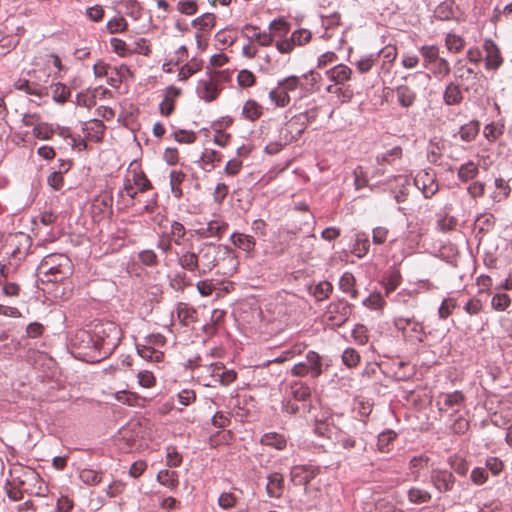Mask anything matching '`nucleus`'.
Wrapping results in <instances>:
<instances>
[{"label":"nucleus","instance_id":"nucleus-1","mask_svg":"<svg viewBox=\"0 0 512 512\" xmlns=\"http://www.w3.org/2000/svg\"><path fill=\"white\" fill-rule=\"evenodd\" d=\"M367 422L354 419L345 429H339L336 442L344 450L361 455L367 451Z\"/></svg>","mask_w":512,"mask_h":512},{"label":"nucleus","instance_id":"nucleus-2","mask_svg":"<svg viewBox=\"0 0 512 512\" xmlns=\"http://www.w3.org/2000/svg\"><path fill=\"white\" fill-rule=\"evenodd\" d=\"M70 345L74 356L82 361L96 363L105 359L98 349L92 330H77L70 339Z\"/></svg>","mask_w":512,"mask_h":512},{"label":"nucleus","instance_id":"nucleus-3","mask_svg":"<svg viewBox=\"0 0 512 512\" xmlns=\"http://www.w3.org/2000/svg\"><path fill=\"white\" fill-rule=\"evenodd\" d=\"M91 330L99 351L106 359L114 352L121 341V328L112 321H100L95 323Z\"/></svg>","mask_w":512,"mask_h":512},{"label":"nucleus","instance_id":"nucleus-4","mask_svg":"<svg viewBox=\"0 0 512 512\" xmlns=\"http://www.w3.org/2000/svg\"><path fill=\"white\" fill-rule=\"evenodd\" d=\"M196 253L199 263V277L207 275L217 266L221 254L224 256L223 259L227 257L230 261L235 260L230 247L212 242L201 243Z\"/></svg>","mask_w":512,"mask_h":512},{"label":"nucleus","instance_id":"nucleus-5","mask_svg":"<svg viewBox=\"0 0 512 512\" xmlns=\"http://www.w3.org/2000/svg\"><path fill=\"white\" fill-rule=\"evenodd\" d=\"M39 270L47 278L46 281L58 283L72 274V263L63 254H52L41 261Z\"/></svg>","mask_w":512,"mask_h":512},{"label":"nucleus","instance_id":"nucleus-6","mask_svg":"<svg viewBox=\"0 0 512 512\" xmlns=\"http://www.w3.org/2000/svg\"><path fill=\"white\" fill-rule=\"evenodd\" d=\"M50 73L46 69H33L28 72V78H19L15 83V89L39 98L48 96V83Z\"/></svg>","mask_w":512,"mask_h":512},{"label":"nucleus","instance_id":"nucleus-7","mask_svg":"<svg viewBox=\"0 0 512 512\" xmlns=\"http://www.w3.org/2000/svg\"><path fill=\"white\" fill-rule=\"evenodd\" d=\"M290 373L296 377L317 379L323 373V359L314 350H309L303 360L295 363Z\"/></svg>","mask_w":512,"mask_h":512},{"label":"nucleus","instance_id":"nucleus-8","mask_svg":"<svg viewBox=\"0 0 512 512\" xmlns=\"http://www.w3.org/2000/svg\"><path fill=\"white\" fill-rule=\"evenodd\" d=\"M318 116V108L312 107L305 112H302L298 115H295L291 118V120L286 124L285 131L287 134H290V137L285 135L286 141H296L298 140L302 133L304 132L306 125L312 121H314Z\"/></svg>","mask_w":512,"mask_h":512},{"label":"nucleus","instance_id":"nucleus-9","mask_svg":"<svg viewBox=\"0 0 512 512\" xmlns=\"http://www.w3.org/2000/svg\"><path fill=\"white\" fill-rule=\"evenodd\" d=\"M218 72H212L209 68L207 70L205 78L198 81L196 92L199 98L206 102L215 100L220 92V88L217 83Z\"/></svg>","mask_w":512,"mask_h":512},{"label":"nucleus","instance_id":"nucleus-10","mask_svg":"<svg viewBox=\"0 0 512 512\" xmlns=\"http://www.w3.org/2000/svg\"><path fill=\"white\" fill-rule=\"evenodd\" d=\"M429 479L433 488L440 494L451 492L456 483L454 474L447 469L441 468L431 469Z\"/></svg>","mask_w":512,"mask_h":512},{"label":"nucleus","instance_id":"nucleus-11","mask_svg":"<svg viewBox=\"0 0 512 512\" xmlns=\"http://www.w3.org/2000/svg\"><path fill=\"white\" fill-rule=\"evenodd\" d=\"M352 313V305L344 299H338L327 306L326 315L333 326H342Z\"/></svg>","mask_w":512,"mask_h":512},{"label":"nucleus","instance_id":"nucleus-12","mask_svg":"<svg viewBox=\"0 0 512 512\" xmlns=\"http://www.w3.org/2000/svg\"><path fill=\"white\" fill-rule=\"evenodd\" d=\"M414 185L422 192L425 199L434 196L439 186L436 180V173L432 169L419 171L413 179Z\"/></svg>","mask_w":512,"mask_h":512},{"label":"nucleus","instance_id":"nucleus-13","mask_svg":"<svg viewBox=\"0 0 512 512\" xmlns=\"http://www.w3.org/2000/svg\"><path fill=\"white\" fill-rule=\"evenodd\" d=\"M312 34L307 29H298L292 32L289 38L276 41L275 46L282 54L290 53L296 46H302L311 40Z\"/></svg>","mask_w":512,"mask_h":512},{"label":"nucleus","instance_id":"nucleus-14","mask_svg":"<svg viewBox=\"0 0 512 512\" xmlns=\"http://www.w3.org/2000/svg\"><path fill=\"white\" fill-rule=\"evenodd\" d=\"M454 76L460 81V86L465 92L474 91L478 93L477 73L460 61L455 66Z\"/></svg>","mask_w":512,"mask_h":512},{"label":"nucleus","instance_id":"nucleus-15","mask_svg":"<svg viewBox=\"0 0 512 512\" xmlns=\"http://www.w3.org/2000/svg\"><path fill=\"white\" fill-rule=\"evenodd\" d=\"M464 401V394L461 391L455 390L450 393L441 394L437 400V406L441 412H447L450 409L457 412Z\"/></svg>","mask_w":512,"mask_h":512},{"label":"nucleus","instance_id":"nucleus-16","mask_svg":"<svg viewBox=\"0 0 512 512\" xmlns=\"http://www.w3.org/2000/svg\"><path fill=\"white\" fill-rule=\"evenodd\" d=\"M228 229V223L224 220L214 219L209 221L205 226L195 229V234L199 238H220Z\"/></svg>","mask_w":512,"mask_h":512},{"label":"nucleus","instance_id":"nucleus-17","mask_svg":"<svg viewBox=\"0 0 512 512\" xmlns=\"http://www.w3.org/2000/svg\"><path fill=\"white\" fill-rule=\"evenodd\" d=\"M286 395L294 401L300 402V404L304 402L312 403L311 389L309 385L303 381L296 380L290 382Z\"/></svg>","mask_w":512,"mask_h":512},{"label":"nucleus","instance_id":"nucleus-18","mask_svg":"<svg viewBox=\"0 0 512 512\" xmlns=\"http://www.w3.org/2000/svg\"><path fill=\"white\" fill-rule=\"evenodd\" d=\"M297 401H294L289 396H285L282 401V411L289 415H300L306 417L307 415L312 414L313 410L316 409L313 403H302L297 404Z\"/></svg>","mask_w":512,"mask_h":512},{"label":"nucleus","instance_id":"nucleus-19","mask_svg":"<svg viewBox=\"0 0 512 512\" xmlns=\"http://www.w3.org/2000/svg\"><path fill=\"white\" fill-rule=\"evenodd\" d=\"M484 50L486 52L485 57V67L488 70L498 69L502 63L503 59L500 54V50L498 46L491 39H487L484 42Z\"/></svg>","mask_w":512,"mask_h":512},{"label":"nucleus","instance_id":"nucleus-20","mask_svg":"<svg viewBox=\"0 0 512 512\" xmlns=\"http://www.w3.org/2000/svg\"><path fill=\"white\" fill-rule=\"evenodd\" d=\"M285 490V480L281 473L272 472L267 475L266 493L270 498L279 499Z\"/></svg>","mask_w":512,"mask_h":512},{"label":"nucleus","instance_id":"nucleus-21","mask_svg":"<svg viewBox=\"0 0 512 512\" xmlns=\"http://www.w3.org/2000/svg\"><path fill=\"white\" fill-rule=\"evenodd\" d=\"M463 89L457 82H449L443 91V102L447 106L460 105L464 99Z\"/></svg>","mask_w":512,"mask_h":512},{"label":"nucleus","instance_id":"nucleus-22","mask_svg":"<svg viewBox=\"0 0 512 512\" xmlns=\"http://www.w3.org/2000/svg\"><path fill=\"white\" fill-rule=\"evenodd\" d=\"M325 74L336 85H344L351 78L352 70L345 64H337L328 69Z\"/></svg>","mask_w":512,"mask_h":512},{"label":"nucleus","instance_id":"nucleus-23","mask_svg":"<svg viewBox=\"0 0 512 512\" xmlns=\"http://www.w3.org/2000/svg\"><path fill=\"white\" fill-rule=\"evenodd\" d=\"M178 265L185 271L193 273L199 277V263L197 253L194 251H184L178 255Z\"/></svg>","mask_w":512,"mask_h":512},{"label":"nucleus","instance_id":"nucleus-24","mask_svg":"<svg viewBox=\"0 0 512 512\" xmlns=\"http://www.w3.org/2000/svg\"><path fill=\"white\" fill-rule=\"evenodd\" d=\"M301 78H303L304 81H302L301 94L298 98H303L319 89L318 84L321 80V75L318 72L310 70L308 73L303 74Z\"/></svg>","mask_w":512,"mask_h":512},{"label":"nucleus","instance_id":"nucleus-25","mask_svg":"<svg viewBox=\"0 0 512 512\" xmlns=\"http://www.w3.org/2000/svg\"><path fill=\"white\" fill-rule=\"evenodd\" d=\"M260 444L281 451L287 446V438L278 432H267L261 436Z\"/></svg>","mask_w":512,"mask_h":512},{"label":"nucleus","instance_id":"nucleus-26","mask_svg":"<svg viewBox=\"0 0 512 512\" xmlns=\"http://www.w3.org/2000/svg\"><path fill=\"white\" fill-rule=\"evenodd\" d=\"M397 102L402 108H409L416 101V92L407 85H399L395 88Z\"/></svg>","mask_w":512,"mask_h":512},{"label":"nucleus","instance_id":"nucleus-27","mask_svg":"<svg viewBox=\"0 0 512 512\" xmlns=\"http://www.w3.org/2000/svg\"><path fill=\"white\" fill-rule=\"evenodd\" d=\"M333 291V285L329 281H320L308 286V292L316 301L328 299Z\"/></svg>","mask_w":512,"mask_h":512},{"label":"nucleus","instance_id":"nucleus-28","mask_svg":"<svg viewBox=\"0 0 512 512\" xmlns=\"http://www.w3.org/2000/svg\"><path fill=\"white\" fill-rule=\"evenodd\" d=\"M430 462V458L425 454H420L414 456L410 459L408 464V469L411 475V478L414 481H418L420 478V472L423 469L428 468Z\"/></svg>","mask_w":512,"mask_h":512},{"label":"nucleus","instance_id":"nucleus-29","mask_svg":"<svg viewBox=\"0 0 512 512\" xmlns=\"http://www.w3.org/2000/svg\"><path fill=\"white\" fill-rule=\"evenodd\" d=\"M221 159L222 154L218 151L205 149L199 159V165L204 171L210 172L221 161Z\"/></svg>","mask_w":512,"mask_h":512},{"label":"nucleus","instance_id":"nucleus-30","mask_svg":"<svg viewBox=\"0 0 512 512\" xmlns=\"http://www.w3.org/2000/svg\"><path fill=\"white\" fill-rule=\"evenodd\" d=\"M434 17L440 21H450L455 18V3L453 0H445L438 4L434 10Z\"/></svg>","mask_w":512,"mask_h":512},{"label":"nucleus","instance_id":"nucleus-31","mask_svg":"<svg viewBox=\"0 0 512 512\" xmlns=\"http://www.w3.org/2000/svg\"><path fill=\"white\" fill-rule=\"evenodd\" d=\"M397 438V433L392 429H386L377 436V449L381 453H389L393 449V442Z\"/></svg>","mask_w":512,"mask_h":512},{"label":"nucleus","instance_id":"nucleus-32","mask_svg":"<svg viewBox=\"0 0 512 512\" xmlns=\"http://www.w3.org/2000/svg\"><path fill=\"white\" fill-rule=\"evenodd\" d=\"M480 131V122L478 120H471L463 124L458 131L460 139L466 143L474 141Z\"/></svg>","mask_w":512,"mask_h":512},{"label":"nucleus","instance_id":"nucleus-33","mask_svg":"<svg viewBox=\"0 0 512 512\" xmlns=\"http://www.w3.org/2000/svg\"><path fill=\"white\" fill-rule=\"evenodd\" d=\"M230 240L233 245L248 253L253 251L256 245V240L253 236L239 232H234L230 236Z\"/></svg>","mask_w":512,"mask_h":512},{"label":"nucleus","instance_id":"nucleus-34","mask_svg":"<svg viewBox=\"0 0 512 512\" xmlns=\"http://www.w3.org/2000/svg\"><path fill=\"white\" fill-rule=\"evenodd\" d=\"M176 314L180 323L183 324L184 326H187L190 323L195 322L197 319L196 310L193 307L189 306L187 303L183 302H179L177 304Z\"/></svg>","mask_w":512,"mask_h":512},{"label":"nucleus","instance_id":"nucleus-35","mask_svg":"<svg viewBox=\"0 0 512 512\" xmlns=\"http://www.w3.org/2000/svg\"><path fill=\"white\" fill-rule=\"evenodd\" d=\"M370 248V240L365 232H359L355 235L354 244L352 246V253L357 258H363L367 255Z\"/></svg>","mask_w":512,"mask_h":512},{"label":"nucleus","instance_id":"nucleus-36","mask_svg":"<svg viewBox=\"0 0 512 512\" xmlns=\"http://www.w3.org/2000/svg\"><path fill=\"white\" fill-rule=\"evenodd\" d=\"M157 481L167 487L170 491H175L179 485L178 472L164 469L160 470L156 477Z\"/></svg>","mask_w":512,"mask_h":512},{"label":"nucleus","instance_id":"nucleus-37","mask_svg":"<svg viewBox=\"0 0 512 512\" xmlns=\"http://www.w3.org/2000/svg\"><path fill=\"white\" fill-rule=\"evenodd\" d=\"M407 498L410 503L421 505L430 502L432 495L424 488L412 486L407 490Z\"/></svg>","mask_w":512,"mask_h":512},{"label":"nucleus","instance_id":"nucleus-38","mask_svg":"<svg viewBox=\"0 0 512 512\" xmlns=\"http://www.w3.org/2000/svg\"><path fill=\"white\" fill-rule=\"evenodd\" d=\"M403 150L400 146H394L382 153L376 155V163L380 166L388 164L392 165L396 160L401 159Z\"/></svg>","mask_w":512,"mask_h":512},{"label":"nucleus","instance_id":"nucleus-39","mask_svg":"<svg viewBox=\"0 0 512 512\" xmlns=\"http://www.w3.org/2000/svg\"><path fill=\"white\" fill-rule=\"evenodd\" d=\"M356 279L351 272H344L339 279V288L343 293L348 294L352 299H356L358 291L355 288Z\"/></svg>","mask_w":512,"mask_h":512},{"label":"nucleus","instance_id":"nucleus-40","mask_svg":"<svg viewBox=\"0 0 512 512\" xmlns=\"http://www.w3.org/2000/svg\"><path fill=\"white\" fill-rule=\"evenodd\" d=\"M291 481L295 485H307L314 477L306 466H294L290 472Z\"/></svg>","mask_w":512,"mask_h":512},{"label":"nucleus","instance_id":"nucleus-41","mask_svg":"<svg viewBox=\"0 0 512 512\" xmlns=\"http://www.w3.org/2000/svg\"><path fill=\"white\" fill-rule=\"evenodd\" d=\"M479 173L478 165L469 160L458 168L457 177L461 182H468L473 180Z\"/></svg>","mask_w":512,"mask_h":512},{"label":"nucleus","instance_id":"nucleus-42","mask_svg":"<svg viewBox=\"0 0 512 512\" xmlns=\"http://www.w3.org/2000/svg\"><path fill=\"white\" fill-rule=\"evenodd\" d=\"M314 418L315 428L314 431L321 437H325L329 433V426L333 423V419L327 413H323L322 416L310 414Z\"/></svg>","mask_w":512,"mask_h":512},{"label":"nucleus","instance_id":"nucleus-43","mask_svg":"<svg viewBox=\"0 0 512 512\" xmlns=\"http://www.w3.org/2000/svg\"><path fill=\"white\" fill-rule=\"evenodd\" d=\"M103 473L92 468L79 470V479L88 486H96L102 481Z\"/></svg>","mask_w":512,"mask_h":512},{"label":"nucleus","instance_id":"nucleus-44","mask_svg":"<svg viewBox=\"0 0 512 512\" xmlns=\"http://www.w3.org/2000/svg\"><path fill=\"white\" fill-rule=\"evenodd\" d=\"M504 130L505 125L503 122H491L485 125L483 135L489 142H494L503 135Z\"/></svg>","mask_w":512,"mask_h":512},{"label":"nucleus","instance_id":"nucleus-45","mask_svg":"<svg viewBox=\"0 0 512 512\" xmlns=\"http://www.w3.org/2000/svg\"><path fill=\"white\" fill-rule=\"evenodd\" d=\"M51 88L52 99L58 104H64L71 96L70 88L61 82L53 83Z\"/></svg>","mask_w":512,"mask_h":512},{"label":"nucleus","instance_id":"nucleus-46","mask_svg":"<svg viewBox=\"0 0 512 512\" xmlns=\"http://www.w3.org/2000/svg\"><path fill=\"white\" fill-rule=\"evenodd\" d=\"M278 86L285 91L286 95H290V93L296 90L301 91L302 78L295 75H291L282 80H279ZM300 94L301 92H299V95Z\"/></svg>","mask_w":512,"mask_h":512},{"label":"nucleus","instance_id":"nucleus-47","mask_svg":"<svg viewBox=\"0 0 512 512\" xmlns=\"http://www.w3.org/2000/svg\"><path fill=\"white\" fill-rule=\"evenodd\" d=\"M495 217L493 214L484 213L480 214L475 221V227L478 233L486 234L494 228Z\"/></svg>","mask_w":512,"mask_h":512},{"label":"nucleus","instance_id":"nucleus-48","mask_svg":"<svg viewBox=\"0 0 512 512\" xmlns=\"http://www.w3.org/2000/svg\"><path fill=\"white\" fill-rule=\"evenodd\" d=\"M169 178L172 195L177 199L181 198L183 195L181 184L185 179V174L182 171L172 170Z\"/></svg>","mask_w":512,"mask_h":512},{"label":"nucleus","instance_id":"nucleus-49","mask_svg":"<svg viewBox=\"0 0 512 512\" xmlns=\"http://www.w3.org/2000/svg\"><path fill=\"white\" fill-rule=\"evenodd\" d=\"M269 30L273 37L283 38L286 37L290 31V23L284 18L275 19L270 22Z\"/></svg>","mask_w":512,"mask_h":512},{"label":"nucleus","instance_id":"nucleus-50","mask_svg":"<svg viewBox=\"0 0 512 512\" xmlns=\"http://www.w3.org/2000/svg\"><path fill=\"white\" fill-rule=\"evenodd\" d=\"M202 61L197 58H192L188 63L183 65L179 71V79L186 80L193 74L197 73L202 68Z\"/></svg>","mask_w":512,"mask_h":512},{"label":"nucleus","instance_id":"nucleus-51","mask_svg":"<svg viewBox=\"0 0 512 512\" xmlns=\"http://www.w3.org/2000/svg\"><path fill=\"white\" fill-rule=\"evenodd\" d=\"M243 116L250 120H257L262 114V107L254 100H247L242 110Z\"/></svg>","mask_w":512,"mask_h":512},{"label":"nucleus","instance_id":"nucleus-52","mask_svg":"<svg viewBox=\"0 0 512 512\" xmlns=\"http://www.w3.org/2000/svg\"><path fill=\"white\" fill-rule=\"evenodd\" d=\"M138 261L145 267H156L159 264V258L152 249H143L138 252Z\"/></svg>","mask_w":512,"mask_h":512},{"label":"nucleus","instance_id":"nucleus-53","mask_svg":"<svg viewBox=\"0 0 512 512\" xmlns=\"http://www.w3.org/2000/svg\"><path fill=\"white\" fill-rule=\"evenodd\" d=\"M404 337L413 339L418 343H422L426 337V333L424 331L422 323L414 318L409 327V330L407 331V336Z\"/></svg>","mask_w":512,"mask_h":512},{"label":"nucleus","instance_id":"nucleus-54","mask_svg":"<svg viewBox=\"0 0 512 512\" xmlns=\"http://www.w3.org/2000/svg\"><path fill=\"white\" fill-rule=\"evenodd\" d=\"M269 99L277 107H285L290 103L291 97L286 95L285 91L277 85L275 89L269 92Z\"/></svg>","mask_w":512,"mask_h":512},{"label":"nucleus","instance_id":"nucleus-55","mask_svg":"<svg viewBox=\"0 0 512 512\" xmlns=\"http://www.w3.org/2000/svg\"><path fill=\"white\" fill-rule=\"evenodd\" d=\"M94 207L100 212H111L113 205V195L110 192L101 193L94 201Z\"/></svg>","mask_w":512,"mask_h":512},{"label":"nucleus","instance_id":"nucleus-56","mask_svg":"<svg viewBox=\"0 0 512 512\" xmlns=\"http://www.w3.org/2000/svg\"><path fill=\"white\" fill-rule=\"evenodd\" d=\"M186 235V229L184 225L178 221H173L170 227L169 238L176 245H182L184 237Z\"/></svg>","mask_w":512,"mask_h":512},{"label":"nucleus","instance_id":"nucleus-57","mask_svg":"<svg viewBox=\"0 0 512 512\" xmlns=\"http://www.w3.org/2000/svg\"><path fill=\"white\" fill-rule=\"evenodd\" d=\"M420 53L424 58V67L428 68L430 64L436 63L439 57V49L438 47L431 46H422L420 48Z\"/></svg>","mask_w":512,"mask_h":512},{"label":"nucleus","instance_id":"nucleus-58","mask_svg":"<svg viewBox=\"0 0 512 512\" xmlns=\"http://www.w3.org/2000/svg\"><path fill=\"white\" fill-rule=\"evenodd\" d=\"M170 287L175 291H183L186 287L192 285L191 279L186 275L185 272H178L170 280Z\"/></svg>","mask_w":512,"mask_h":512},{"label":"nucleus","instance_id":"nucleus-59","mask_svg":"<svg viewBox=\"0 0 512 512\" xmlns=\"http://www.w3.org/2000/svg\"><path fill=\"white\" fill-rule=\"evenodd\" d=\"M215 24V16L212 13H204L192 21L194 27H199L200 30L208 31Z\"/></svg>","mask_w":512,"mask_h":512},{"label":"nucleus","instance_id":"nucleus-60","mask_svg":"<svg viewBox=\"0 0 512 512\" xmlns=\"http://www.w3.org/2000/svg\"><path fill=\"white\" fill-rule=\"evenodd\" d=\"M379 53L380 52H378V53H371V54H368V55H365V56L361 57L356 62V67H357L358 71L360 73H366V72L370 71L372 66L374 65V63L378 60Z\"/></svg>","mask_w":512,"mask_h":512},{"label":"nucleus","instance_id":"nucleus-61","mask_svg":"<svg viewBox=\"0 0 512 512\" xmlns=\"http://www.w3.org/2000/svg\"><path fill=\"white\" fill-rule=\"evenodd\" d=\"M465 44L464 39L456 34L448 33L445 38V45L447 49L451 52H459L463 49Z\"/></svg>","mask_w":512,"mask_h":512},{"label":"nucleus","instance_id":"nucleus-62","mask_svg":"<svg viewBox=\"0 0 512 512\" xmlns=\"http://www.w3.org/2000/svg\"><path fill=\"white\" fill-rule=\"evenodd\" d=\"M458 220L454 216L444 215L437 220L436 227L441 232H450L456 229Z\"/></svg>","mask_w":512,"mask_h":512},{"label":"nucleus","instance_id":"nucleus-63","mask_svg":"<svg viewBox=\"0 0 512 512\" xmlns=\"http://www.w3.org/2000/svg\"><path fill=\"white\" fill-rule=\"evenodd\" d=\"M342 362L348 368L356 367L360 362V355L354 348H346L342 353Z\"/></svg>","mask_w":512,"mask_h":512},{"label":"nucleus","instance_id":"nucleus-64","mask_svg":"<svg viewBox=\"0 0 512 512\" xmlns=\"http://www.w3.org/2000/svg\"><path fill=\"white\" fill-rule=\"evenodd\" d=\"M55 132L53 126L48 123H39L33 128V135L42 140H48Z\"/></svg>","mask_w":512,"mask_h":512}]
</instances>
